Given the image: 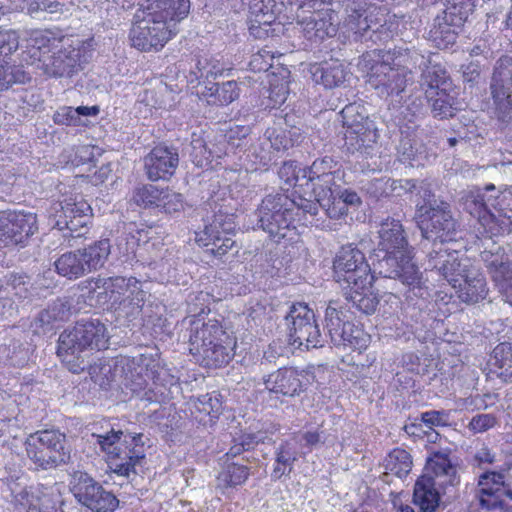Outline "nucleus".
I'll use <instances>...</instances> for the list:
<instances>
[{"instance_id":"f257e3e1","label":"nucleus","mask_w":512,"mask_h":512,"mask_svg":"<svg viewBox=\"0 0 512 512\" xmlns=\"http://www.w3.org/2000/svg\"><path fill=\"white\" fill-rule=\"evenodd\" d=\"M108 339L106 326L99 319H82L60 334L57 354L69 371L80 373L92 368V351L106 349Z\"/></svg>"},{"instance_id":"f03ea898","label":"nucleus","mask_w":512,"mask_h":512,"mask_svg":"<svg viewBox=\"0 0 512 512\" xmlns=\"http://www.w3.org/2000/svg\"><path fill=\"white\" fill-rule=\"evenodd\" d=\"M235 340L228 335L218 321L192 323L189 334V351L202 358L207 367H221L234 356Z\"/></svg>"},{"instance_id":"7ed1b4c3","label":"nucleus","mask_w":512,"mask_h":512,"mask_svg":"<svg viewBox=\"0 0 512 512\" xmlns=\"http://www.w3.org/2000/svg\"><path fill=\"white\" fill-rule=\"evenodd\" d=\"M101 451L108 455L109 468L119 476L137 474L136 466L145 458L143 435L112 428L105 434H92Z\"/></svg>"},{"instance_id":"20e7f679","label":"nucleus","mask_w":512,"mask_h":512,"mask_svg":"<svg viewBox=\"0 0 512 512\" xmlns=\"http://www.w3.org/2000/svg\"><path fill=\"white\" fill-rule=\"evenodd\" d=\"M427 464L434 477L422 476L416 481L413 502L419 507L420 512H436L440 501L436 487L443 489L455 487L460 480L456 467L445 453H434Z\"/></svg>"},{"instance_id":"39448f33","label":"nucleus","mask_w":512,"mask_h":512,"mask_svg":"<svg viewBox=\"0 0 512 512\" xmlns=\"http://www.w3.org/2000/svg\"><path fill=\"white\" fill-rule=\"evenodd\" d=\"M114 373L124 377L125 387L133 393L143 391L149 380L154 384L164 385L162 374H166L157 352L136 357L120 356L114 361Z\"/></svg>"},{"instance_id":"423d86ee","label":"nucleus","mask_w":512,"mask_h":512,"mask_svg":"<svg viewBox=\"0 0 512 512\" xmlns=\"http://www.w3.org/2000/svg\"><path fill=\"white\" fill-rule=\"evenodd\" d=\"M423 237V246L432 245L429 253V266L436 269L454 288L460 280L455 278L459 271L460 263L454 254L448 253V249H442V245L456 240L457 231L454 226H418Z\"/></svg>"},{"instance_id":"0eeeda50","label":"nucleus","mask_w":512,"mask_h":512,"mask_svg":"<svg viewBox=\"0 0 512 512\" xmlns=\"http://www.w3.org/2000/svg\"><path fill=\"white\" fill-rule=\"evenodd\" d=\"M25 446L27 456L37 468H55L70 459L66 435L58 430H44L31 434Z\"/></svg>"},{"instance_id":"6e6552de","label":"nucleus","mask_w":512,"mask_h":512,"mask_svg":"<svg viewBox=\"0 0 512 512\" xmlns=\"http://www.w3.org/2000/svg\"><path fill=\"white\" fill-rule=\"evenodd\" d=\"M285 321L289 342L294 347L309 350L324 346L326 336L321 334L315 314L307 304H293Z\"/></svg>"},{"instance_id":"1a4fd4ad","label":"nucleus","mask_w":512,"mask_h":512,"mask_svg":"<svg viewBox=\"0 0 512 512\" xmlns=\"http://www.w3.org/2000/svg\"><path fill=\"white\" fill-rule=\"evenodd\" d=\"M333 271L334 279L344 288L365 289L374 279L364 254L351 245L342 247L337 253Z\"/></svg>"},{"instance_id":"9d476101","label":"nucleus","mask_w":512,"mask_h":512,"mask_svg":"<svg viewBox=\"0 0 512 512\" xmlns=\"http://www.w3.org/2000/svg\"><path fill=\"white\" fill-rule=\"evenodd\" d=\"M345 144L352 151L371 148L379 138L375 120L361 110L360 106L347 105L342 111Z\"/></svg>"},{"instance_id":"9b49d317","label":"nucleus","mask_w":512,"mask_h":512,"mask_svg":"<svg viewBox=\"0 0 512 512\" xmlns=\"http://www.w3.org/2000/svg\"><path fill=\"white\" fill-rule=\"evenodd\" d=\"M134 19L129 37L140 51L159 50L174 34L165 21L157 19L147 9L137 11Z\"/></svg>"},{"instance_id":"f8f14e48","label":"nucleus","mask_w":512,"mask_h":512,"mask_svg":"<svg viewBox=\"0 0 512 512\" xmlns=\"http://www.w3.org/2000/svg\"><path fill=\"white\" fill-rule=\"evenodd\" d=\"M507 472L485 471L478 478L477 498L482 509L488 512H512L506 498L512 501V486L506 481Z\"/></svg>"},{"instance_id":"ddd939ff","label":"nucleus","mask_w":512,"mask_h":512,"mask_svg":"<svg viewBox=\"0 0 512 512\" xmlns=\"http://www.w3.org/2000/svg\"><path fill=\"white\" fill-rule=\"evenodd\" d=\"M71 485L77 501L93 512H114L119 506L117 497L86 472H74Z\"/></svg>"},{"instance_id":"4468645a","label":"nucleus","mask_w":512,"mask_h":512,"mask_svg":"<svg viewBox=\"0 0 512 512\" xmlns=\"http://www.w3.org/2000/svg\"><path fill=\"white\" fill-rule=\"evenodd\" d=\"M512 56L500 57L494 66L490 90L495 114L503 123L512 122Z\"/></svg>"},{"instance_id":"2eb2a0df","label":"nucleus","mask_w":512,"mask_h":512,"mask_svg":"<svg viewBox=\"0 0 512 512\" xmlns=\"http://www.w3.org/2000/svg\"><path fill=\"white\" fill-rule=\"evenodd\" d=\"M336 179L338 176L326 175L317 179L311 177L301 178L302 183L297 186L295 193L298 194L300 203L296 204L303 212L316 214V203L321 205L329 204L336 199L339 184Z\"/></svg>"},{"instance_id":"dca6fc26","label":"nucleus","mask_w":512,"mask_h":512,"mask_svg":"<svg viewBox=\"0 0 512 512\" xmlns=\"http://www.w3.org/2000/svg\"><path fill=\"white\" fill-rule=\"evenodd\" d=\"M366 6L365 0H345L347 17L344 20V28L348 33H352L355 41L369 39L377 43L388 39L389 31L384 25L379 24L373 28Z\"/></svg>"},{"instance_id":"f3484780","label":"nucleus","mask_w":512,"mask_h":512,"mask_svg":"<svg viewBox=\"0 0 512 512\" xmlns=\"http://www.w3.org/2000/svg\"><path fill=\"white\" fill-rule=\"evenodd\" d=\"M407 189L410 192L417 191V195L422 202H416V212L414 219L417 224L431 222V224H444L453 220L450 205L441 202L440 205H434L436 201H432L434 194L431 184L426 181L417 182L415 180L406 181Z\"/></svg>"},{"instance_id":"a211bd4d","label":"nucleus","mask_w":512,"mask_h":512,"mask_svg":"<svg viewBox=\"0 0 512 512\" xmlns=\"http://www.w3.org/2000/svg\"><path fill=\"white\" fill-rule=\"evenodd\" d=\"M13 493L16 512H64L62 509L56 508L59 495L54 486L38 484Z\"/></svg>"},{"instance_id":"6ab92c4d","label":"nucleus","mask_w":512,"mask_h":512,"mask_svg":"<svg viewBox=\"0 0 512 512\" xmlns=\"http://www.w3.org/2000/svg\"><path fill=\"white\" fill-rule=\"evenodd\" d=\"M412 77L406 70L396 68L382 56L370 67L369 84L379 91L381 96L400 95Z\"/></svg>"},{"instance_id":"aec40b11","label":"nucleus","mask_w":512,"mask_h":512,"mask_svg":"<svg viewBox=\"0 0 512 512\" xmlns=\"http://www.w3.org/2000/svg\"><path fill=\"white\" fill-rule=\"evenodd\" d=\"M481 240L485 246V250L481 252V259L505 301L512 306V262L500 248L496 251L487 249L490 237L485 236Z\"/></svg>"},{"instance_id":"412c9836","label":"nucleus","mask_w":512,"mask_h":512,"mask_svg":"<svg viewBox=\"0 0 512 512\" xmlns=\"http://www.w3.org/2000/svg\"><path fill=\"white\" fill-rule=\"evenodd\" d=\"M375 269L379 275L385 278L399 279L405 285L414 286L420 281L418 268L411 262L406 250L385 252L383 258L378 260Z\"/></svg>"},{"instance_id":"4be33fe9","label":"nucleus","mask_w":512,"mask_h":512,"mask_svg":"<svg viewBox=\"0 0 512 512\" xmlns=\"http://www.w3.org/2000/svg\"><path fill=\"white\" fill-rule=\"evenodd\" d=\"M178 164L179 155L173 147L156 146L144 158L146 175L151 181L168 180Z\"/></svg>"},{"instance_id":"5701e85b","label":"nucleus","mask_w":512,"mask_h":512,"mask_svg":"<svg viewBox=\"0 0 512 512\" xmlns=\"http://www.w3.org/2000/svg\"><path fill=\"white\" fill-rule=\"evenodd\" d=\"M304 37L312 42H321L337 34L339 19L333 11L315 10L310 16L298 20Z\"/></svg>"},{"instance_id":"b1692460","label":"nucleus","mask_w":512,"mask_h":512,"mask_svg":"<svg viewBox=\"0 0 512 512\" xmlns=\"http://www.w3.org/2000/svg\"><path fill=\"white\" fill-rule=\"evenodd\" d=\"M80 58V49L69 46L44 56L37 68L50 77H71L81 69Z\"/></svg>"},{"instance_id":"393cba45","label":"nucleus","mask_w":512,"mask_h":512,"mask_svg":"<svg viewBox=\"0 0 512 512\" xmlns=\"http://www.w3.org/2000/svg\"><path fill=\"white\" fill-rule=\"evenodd\" d=\"M304 376L294 368H280L264 379L266 389L283 396L294 397L304 390Z\"/></svg>"},{"instance_id":"a878e982","label":"nucleus","mask_w":512,"mask_h":512,"mask_svg":"<svg viewBox=\"0 0 512 512\" xmlns=\"http://www.w3.org/2000/svg\"><path fill=\"white\" fill-rule=\"evenodd\" d=\"M94 284L93 292L96 294L97 302L108 304L111 308L119 306L126 295L128 279L122 276L97 277L91 280Z\"/></svg>"},{"instance_id":"bb28decb","label":"nucleus","mask_w":512,"mask_h":512,"mask_svg":"<svg viewBox=\"0 0 512 512\" xmlns=\"http://www.w3.org/2000/svg\"><path fill=\"white\" fill-rule=\"evenodd\" d=\"M149 10L159 20L166 22L175 34L178 22L187 17L190 11V0H148Z\"/></svg>"},{"instance_id":"cd10ccee","label":"nucleus","mask_w":512,"mask_h":512,"mask_svg":"<svg viewBox=\"0 0 512 512\" xmlns=\"http://www.w3.org/2000/svg\"><path fill=\"white\" fill-rule=\"evenodd\" d=\"M287 197L282 194L267 195L258 208V222L260 224H291L293 212L284 208Z\"/></svg>"},{"instance_id":"c85d7f7f","label":"nucleus","mask_w":512,"mask_h":512,"mask_svg":"<svg viewBox=\"0 0 512 512\" xmlns=\"http://www.w3.org/2000/svg\"><path fill=\"white\" fill-rule=\"evenodd\" d=\"M381 56L396 68L406 70V75L409 77H412L413 68L418 67L422 69V67L429 62V59L415 48L397 47L393 50L383 52Z\"/></svg>"},{"instance_id":"c756f323","label":"nucleus","mask_w":512,"mask_h":512,"mask_svg":"<svg viewBox=\"0 0 512 512\" xmlns=\"http://www.w3.org/2000/svg\"><path fill=\"white\" fill-rule=\"evenodd\" d=\"M425 98L432 116L439 120L453 118L462 109L460 102L448 89H442Z\"/></svg>"},{"instance_id":"7c9ffc66","label":"nucleus","mask_w":512,"mask_h":512,"mask_svg":"<svg viewBox=\"0 0 512 512\" xmlns=\"http://www.w3.org/2000/svg\"><path fill=\"white\" fill-rule=\"evenodd\" d=\"M461 26L454 24L452 18H447L443 13L437 15L429 31V39L437 48L447 49L456 42L457 29Z\"/></svg>"},{"instance_id":"2f4dec72","label":"nucleus","mask_w":512,"mask_h":512,"mask_svg":"<svg viewBox=\"0 0 512 512\" xmlns=\"http://www.w3.org/2000/svg\"><path fill=\"white\" fill-rule=\"evenodd\" d=\"M421 71L419 84L425 97H429L442 89H448V86H450L449 76L440 65H432L429 61L422 67Z\"/></svg>"},{"instance_id":"473e14b6","label":"nucleus","mask_w":512,"mask_h":512,"mask_svg":"<svg viewBox=\"0 0 512 512\" xmlns=\"http://www.w3.org/2000/svg\"><path fill=\"white\" fill-rule=\"evenodd\" d=\"M311 73L315 83L322 84L329 89L340 86L347 77L345 66L338 61L315 65L312 67Z\"/></svg>"},{"instance_id":"72a5a7b5","label":"nucleus","mask_w":512,"mask_h":512,"mask_svg":"<svg viewBox=\"0 0 512 512\" xmlns=\"http://www.w3.org/2000/svg\"><path fill=\"white\" fill-rule=\"evenodd\" d=\"M202 95L210 105L225 106L238 99L240 88L236 81L212 83L205 86Z\"/></svg>"},{"instance_id":"f704fd0d","label":"nucleus","mask_w":512,"mask_h":512,"mask_svg":"<svg viewBox=\"0 0 512 512\" xmlns=\"http://www.w3.org/2000/svg\"><path fill=\"white\" fill-rule=\"evenodd\" d=\"M456 293L458 298L467 304H475L486 298V280L481 275L465 276L457 282Z\"/></svg>"},{"instance_id":"c9c22d12","label":"nucleus","mask_w":512,"mask_h":512,"mask_svg":"<svg viewBox=\"0 0 512 512\" xmlns=\"http://www.w3.org/2000/svg\"><path fill=\"white\" fill-rule=\"evenodd\" d=\"M275 465L271 473L273 481L279 480L282 476L290 475L294 463L298 459V452L295 444L286 440L279 444L275 449Z\"/></svg>"},{"instance_id":"e433bc0d","label":"nucleus","mask_w":512,"mask_h":512,"mask_svg":"<svg viewBox=\"0 0 512 512\" xmlns=\"http://www.w3.org/2000/svg\"><path fill=\"white\" fill-rule=\"evenodd\" d=\"M288 0H252L249 13L260 24L274 23L286 9Z\"/></svg>"},{"instance_id":"4c0bfd02","label":"nucleus","mask_w":512,"mask_h":512,"mask_svg":"<svg viewBox=\"0 0 512 512\" xmlns=\"http://www.w3.org/2000/svg\"><path fill=\"white\" fill-rule=\"evenodd\" d=\"M73 302L71 297L57 298L38 314L37 321L41 326H45L55 321L68 320L72 314Z\"/></svg>"},{"instance_id":"58836bf2","label":"nucleus","mask_w":512,"mask_h":512,"mask_svg":"<svg viewBox=\"0 0 512 512\" xmlns=\"http://www.w3.org/2000/svg\"><path fill=\"white\" fill-rule=\"evenodd\" d=\"M490 364L498 377L507 381L512 377V343H499L492 352Z\"/></svg>"},{"instance_id":"ea45409f","label":"nucleus","mask_w":512,"mask_h":512,"mask_svg":"<svg viewBox=\"0 0 512 512\" xmlns=\"http://www.w3.org/2000/svg\"><path fill=\"white\" fill-rule=\"evenodd\" d=\"M82 261L87 268V273L101 268L110 254V242L108 239H102L93 245L79 250Z\"/></svg>"},{"instance_id":"a19ab883","label":"nucleus","mask_w":512,"mask_h":512,"mask_svg":"<svg viewBox=\"0 0 512 512\" xmlns=\"http://www.w3.org/2000/svg\"><path fill=\"white\" fill-rule=\"evenodd\" d=\"M81 259L79 250L61 255L54 263L57 273L70 280L83 276L87 268Z\"/></svg>"},{"instance_id":"79ce46f5","label":"nucleus","mask_w":512,"mask_h":512,"mask_svg":"<svg viewBox=\"0 0 512 512\" xmlns=\"http://www.w3.org/2000/svg\"><path fill=\"white\" fill-rule=\"evenodd\" d=\"M463 209L479 224H489L495 220L494 214L487 208L485 195L480 191L470 192L463 198Z\"/></svg>"},{"instance_id":"37998d69","label":"nucleus","mask_w":512,"mask_h":512,"mask_svg":"<svg viewBox=\"0 0 512 512\" xmlns=\"http://www.w3.org/2000/svg\"><path fill=\"white\" fill-rule=\"evenodd\" d=\"M383 466L387 474L403 478L411 470V456L406 450L395 448L385 457Z\"/></svg>"},{"instance_id":"c03bdc74","label":"nucleus","mask_w":512,"mask_h":512,"mask_svg":"<svg viewBox=\"0 0 512 512\" xmlns=\"http://www.w3.org/2000/svg\"><path fill=\"white\" fill-rule=\"evenodd\" d=\"M340 337L342 341L335 342L333 345L348 347L352 350L362 351L368 347L370 342V336L351 322L345 323Z\"/></svg>"},{"instance_id":"a18cd8bd","label":"nucleus","mask_w":512,"mask_h":512,"mask_svg":"<svg viewBox=\"0 0 512 512\" xmlns=\"http://www.w3.org/2000/svg\"><path fill=\"white\" fill-rule=\"evenodd\" d=\"M403 226H391L382 228L379 231V248L383 252H396L397 250H406L408 242L403 235Z\"/></svg>"},{"instance_id":"49530a36","label":"nucleus","mask_w":512,"mask_h":512,"mask_svg":"<svg viewBox=\"0 0 512 512\" xmlns=\"http://www.w3.org/2000/svg\"><path fill=\"white\" fill-rule=\"evenodd\" d=\"M167 192L159 189L155 185L146 184L135 188L132 200L139 206H161V202L166 198Z\"/></svg>"},{"instance_id":"de8ad7c7","label":"nucleus","mask_w":512,"mask_h":512,"mask_svg":"<svg viewBox=\"0 0 512 512\" xmlns=\"http://www.w3.org/2000/svg\"><path fill=\"white\" fill-rule=\"evenodd\" d=\"M55 40L53 33L49 30L33 31L28 40L30 47L28 53L31 55V58L34 59L31 61V64H34L36 60L37 64H40V60L44 59L42 58V50H49Z\"/></svg>"},{"instance_id":"09e8293b","label":"nucleus","mask_w":512,"mask_h":512,"mask_svg":"<svg viewBox=\"0 0 512 512\" xmlns=\"http://www.w3.org/2000/svg\"><path fill=\"white\" fill-rule=\"evenodd\" d=\"M370 287L368 286L365 289L348 288L349 291L345 293L346 299L359 311L367 315L372 314L378 305V299L372 293H368Z\"/></svg>"},{"instance_id":"8fccbe9b","label":"nucleus","mask_w":512,"mask_h":512,"mask_svg":"<svg viewBox=\"0 0 512 512\" xmlns=\"http://www.w3.org/2000/svg\"><path fill=\"white\" fill-rule=\"evenodd\" d=\"M30 76L19 66L9 65L0 58V91L8 89L15 83L24 84L30 81Z\"/></svg>"},{"instance_id":"3c124183","label":"nucleus","mask_w":512,"mask_h":512,"mask_svg":"<svg viewBox=\"0 0 512 512\" xmlns=\"http://www.w3.org/2000/svg\"><path fill=\"white\" fill-rule=\"evenodd\" d=\"M333 304V302H330L325 311L326 329L332 344L342 341L340 337L341 330L345 323H349L348 320L344 319L343 312Z\"/></svg>"},{"instance_id":"603ef678","label":"nucleus","mask_w":512,"mask_h":512,"mask_svg":"<svg viewBox=\"0 0 512 512\" xmlns=\"http://www.w3.org/2000/svg\"><path fill=\"white\" fill-rule=\"evenodd\" d=\"M336 165L337 163L328 156L316 159L310 167L302 170L303 175L301 178L311 177L312 179H317L326 175H335L338 176V179H341L343 173L340 170L334 169Z\"/></svg>"},{"instance_id":"864d4df0","label":"nucleus","mask_w":512,"mask_h":512,"mask_svg":"<svg viewBox=\"0 0 512 512\" xmlns=\"http://www.w3.org/2000/svg\"><path fill=\"white\" fill-rule=\"evenodd\" d=\"M473 8V0H446V8L443 14L447 18H452L454 24L462 25L473 11Z\"/></svg>"},{"instance_id":"5fc2aeb1","label":"nucleus","mask_w":512,"mask_h":512,"mask_svg":"<svg viewBox=\"0 0 512 512\" xmlns=\"http://www.w3.org/2000/svg\"><path fill=\"white\" fill-rule=\"evenodd\" d=\"M194 408L199 413L217 418L222 411L220 394L217 392L207 393L197 398Z\"/></svg>"},{"instance_id":"6e6d98bb","label":"nucleus","mask_w":512,"mask_h":512,"mask_svg":"<svg viewBox=\"0 0 512 512\" xmlns=\"http://www.w3.org/2000/svg\"><path fill=\"white\" fill-rule=\"evenodd\" d=\"M249 476L247 466L232 463L227 465L226 469L220 474L219 479L229 487H236L246 482Z\"/></svg>"},{"instance_id":"4d7b16f0","label":"nucleus","mask_w":512,"mask_h":512,"mask_svg":"<svg viewBox=\"0 0 512 512\" xmlns=\"http://www.w3.org/2000/svg\"><path fill=\"white\" fill-rule=\"evenodd\" d=\"M37 215L30 210L0 211V224H36Z\"/></svg>"},{"instance_id":"13d9d810","label":"nucleus","mask_w":512,"mask_h":512,"mask_svg":"<svg viewBox=\"0 0 512 512\" xmlns=\"http://www.w3.org/2000/svg\"><path fill=\"white\" fill-rule=\"evenodd\" d=\"M146 294L139 280L134 277L128 278L126 299L129 300V303L133 306V310H136L137 313L142 310L146 300Z\"/></svg>"},{"instance_id":"bf43d9fd","label":"nucleus","mask_w":512,"mask_h":512,"mask_svg":"<svg viewBox=\"0 0 512 512\" xmlns=\"http://www.w3.org/2000/svg\"><path fill=\"white\" fill-rule=\"evenodd\" d=\"M297 164L295 161H285L282 166L278 170V176L280 180L284 182V184L287 186L286 190L289 189V187L294 186L295 190L297 189V186L299 184H296L301 178H299L298 173L301 171V169H297ZM282 189H285V187H282Z\"/></svg>"},{"instance_id":"052dcab7","label":"nucleus","mask_w":512,"mask_h":512,"mask_svg":"<svg viewBox=\"0 0 512 512\" xmlns=\"http://www.w3.org/2000/svg\"><path fill=\"white\" fill-rule=\"evenodd\" d=\"M195 231V241L203 247H213L214 242L221 240L219 226H198Z\"/></svg>"},{"instance_id":"680f3d73","label":"nucleus","mask_w":512,"mask_h":512,"mask_svg":"<svg viewBox=\"0 0 512 512\" xmlns=\"http://www.w3.org/2000/svg\"><path fill=\"white\" fill-rule=\"evenodd\" d=\"M190 148V155L193 158V162L197 165H202V161L210 157L211 153L208 151L206 142L200 134L192 133Z\"/></svg>"},{"instance_id":"e2e57ef3","label":"nucleus","mask_w":512,"mask_h":512,"mask_svg":"<svg viewBox=\"0 0 512 512\" xmlns=\"http://www.w3.org/2000/svg\"><path fill=\"white\" fill-rule=\"evenodd\" d=\"M420 421L429 429L449 424V413L444 410H430L421 413Z\"/></svg>"},{"instance_id":"0e129e2a","label":"nucleus","mask_w":512,"mask_h":512,"mask_svg":"<svg viewBox=\"0 0 512 512\" xmlns=\"http://www.w3.org/2000/svg\"><path fill=\"white\" fill-rule=\"evenodd\" d=\"M497 418L493 414H477L472 417L468 424V429L474 434L484 433L495 427Z\"/></svg>"},{"instance_id":"69168bd1","label":"nucleus","mask_w":512,"mask_h":512,"mask_svg":"<svg viewBox=\"0 0 512 512\" xmlns=\"http://www.w3.org/2000/svg\"><path fill=\"white\" fill-rule=\"evenodd\" d=\"M19 40L15 31L0 32V58L11 55L18 49Z\"/></svg>"},{"instance_id":"338daca9","label":"nucleus","mask_w":512,"mask_h":512,"mask_svg":"<svg viewBox=\"0 0 512 512\" xmlns=\"http://www.w3.org/2000/svg\"><path fill=\"white\" fill-rule=\"evenodd\" d=\"M23 226H0V247L10 244H20L23 242V234L21 228Z\"/></svg>"},{"instance_id":"774afa93","label":"nucleus","mask_w":512,"mask_h":512,"mask_svg":"<svg viewBox=\"0 0 512 512\" xmlns=\"http://www.w3.org/2000/svg\"><path fill=\"white\" fill-rule=\"evenodd\" d=\"M398 158L402 163H410L415 159L417 147L408 136L402 137L397 145Z\"/></svg>"}]
</instances>
